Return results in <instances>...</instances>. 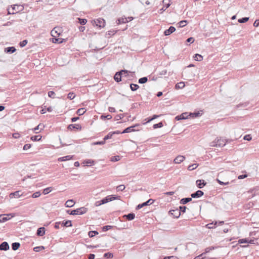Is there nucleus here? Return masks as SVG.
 <instances>
[{"mask_svg":"<svg viewBox=\"0 0 259 259\" xmlns=\"http://www.w3.org/2000/svg\"><path fill=\"white\" fill-rule=\"evenodd\" d=\"M120 200V196H115L113 195H108L103 199L98 201L96 202L95 205L97 206H100L101 204H105L107 202L111 201L114 200Z\"/></svg>","mask_w":259,"mask_h":259,"instance_id":"f257e3e1","label":"nucleus"},{"mask_svg":"<svg viewBox=\"0 0 259 259\" xmlns=\"http://www.w3.org/2000/svg\"><path fill=\"white\" fill-rule=\"evenodd\" d=\"M88 209L84 207H81L79 208L73 210L69 213V210L67 212L71 215L83 214L87 212Z\"/></svg>","mask_w":259,"mask_h":259,"instance_id":"f03ea898","label":"nucleus"},{"mask_svg":"<svg viewBox=\"0 0 259 259\" xmlns=\"http://www.w3.org/2000/svg\"><path fill=\"white\" fill-rule=\"evenodd\" d=\"M93 24H95L96 26H98L100 28H103L105 26V20L101 18H99L97 19H95L93 21Z\"/></svg>","mask_w":259,"mask_h":259,"instance_id":"7ed1b4c3","label":"nucleus"},{"mask_svg":"<svg viewBox=\"0 0 259 259\" xmlns=\"http://www.w3.org/2000/svg\"><path fill=\"white\" fill-rule=\"evenodd\" d=\"M154 202V200H153L152 199H149L147 201H146L143 203L138 204L136 207V209H140L144 206L150 205L152 204Z\"/></svg>","mask_w":259,"mask_h":259,"instance_id":"20e7f679","label":"nucleus"},{"mask_svg":"<svg viewBox=\"0 0 259 259\" xmlns=\"http://www.w3.org/2000/svg\"><path fill=\"white\" fill-rule=\"evenodd\" d=\"M163 8L159 10V13L162 14L170 5V0H163Z\"/></svg>","mask_w":259,"mask_h":259,"instance_id":"39448f33","label":"nucleus"},{"mask_svg":"<svg viewBox=\"0 0 259 259\" xmlns=\"http://www.w3.org/2000/svg\"><path fill=\"white\" fill-rule=\"evenodd\" d=\"M122 72H124V73H126V72L124 71H123V70H121L120 71H118V72H117L114 76V80L117 82H120V81H121V78H122Z\"/></svg>","mask_w":259,"mask_h":259,"instance_id":"423d86ee","label":"nucleus"},{"mask_svg":"<svg viewBox=\"0 0 259 259\" xmlns=\"http://www.w3.org/2000/svg\"><path fill=\"white\" fill-rule=\"evenodd\" d=\"M169 213L176 218H178L180 216V211L179 209L171 210L169 211Z\"/></svg>","mask_w":259,"mask_h":259,"instance_id":"0eeeda50","label":"nucleus"},{"mask_svg":"<svg viewBox=\"0 0 259 259\" xmlns=\"http://www.w3.org/2000/svg\"><path fill=\"white\" fill-rule=\"evenodd\" d=\"M204 194V193L203 191L201 190H198L195 193H193L191 194V196L192 198H199L203 196Z\"/></svg>","mask_w":259,"mask_h":259,"instance_id":"6e6552de","label":"nucleus"},{"mask_svg":"<svg viewBox=\"0 0 259 259\" xmlns=\"http://www.w3.org/2000/svg\"><path fill=\"white\" fill-rule=\"evenodd\" d=\"M9 245L7 242H3L0 244V250H8L9 249Z\"/></svg>","mask_w":259,"mask_h":259,"instance_id":"1a4fd4ad","label":"nucleus"},{"mask_svg":"<svg viewBox=\"0 0 259 259\" xmlns=\"http://www.w3.org/2000/svg\"><path fill=\"white\" fill-rule=\"evenodd\" d=\"M139 124H136V125H134L133 126H130V127H128L127 128H126L125 129H124L122 132V133H131L132 132H134L135 131V130L134 129V127L137 126H139Z\"/></svg>","mask_w":259,"mask_h":259,"instance_id":"9d476101","label":"nucleus"},{"mask_svg":"<svg viewBox=\"0 0 259 259\" xmlns=\"http://www.w3.org/2000/svg\"><path fill=\"white\" fill-rule=\"evenodd\" d=\"M197 186L200 188H202L204 186L206 185V183L204 182L203 180H198L196 182Z\"/></svg>","mask_w":259,"mask_h":259,"instance_id":"9b49d317","label":"nucleus"},{"mask_svg":"<svg viewBox=\"0 0 259 259\" xmlns=\"http://www.w3.org/2000/svg\"><path fill=\"white\" fill-rule=\"evenodd\" d=\"M185 159V157L182 155H179L177 156L174 160L175 163H180Z\"/></svg>","mask_w":259,"mask_h":259,"instance_id":"f8f14e48","label":"nucleus"},{"mask_svg":"<svg viewBox=\"0 0 259 259\" xmlns=\"http://www.w3.org/2000/svg\"><path fill=\"white\" fill-rule=\"evenodd\" d=\"M176 30L175 27L174 26H170L168 29H166L164 31V35H169L171 34L172 32H175Z\"/></svg>","mask_w":259,"mask_h":259,"instance_id":"ddd939ff","label":"nucleus"},{"mask_svg":"<svg viewBox=\"0 0 259 259\" xmlns=\"http://www.w3.org/2000/svg\"><path fill=\"white\" fill-rule=\"evenodd\" d=\"M81 128V125L78 124H71L68 126V129L70 130L73 129L80 130Z\"/></svg>","mask_w":259,"mask_h":259,"instance_id":"4468645a","label":"nucleus"},{"mask_svg":"<svg viewBox=\"0 0 259 259\" xmlns=\"http://www.w3.org/2000/svg\"><path fill=\"white\" fill-rule=\"evenodd\" d=\"M22 195V194L20 191H15L13 193H11L10 194V198H18Z\"/></svg>","mask_w":259,"mask_h":259,"instance_id":"2eb2a0df","label":"nucleus"},{"mask_svg":"<svg viewBox=\"0 0 259 259\" xmlns=\"http://www.w3.org/2000/svg\"><path fill=\"white\" fill-rule=\"evenodd\" d=\"M45 234V228L44 227H40L37 230L36 234L39 236H42Z\"/></svg>","mask_w":259,"mask_h":259,"instance_id":"dca6fc26","label":"nucleus"},{"mask_svg":"<svg viewBox=\"0 0 259 259\" xmlns=\"http://www.w3.org/2000/svg\"><path fill=\"white\" fill-rule=\"evenodd\" d=\"M187 118H188L187 113L185 112V113H182L180 115L177 116L175 117V119L177 120H180L181 119H187Z\"/></svg>","mask_w":259,"mask_h":259,"instance_id":"f3484780","label":"nucleus"},{"mask_svg":"<svg viewBox=\"0 0 259 259\" xmlns=\"http://www.w3.org/2000/svg\"><path fill=\"white\" fill-rule=\"evenodd\" d=\"M74 204H75L74 201L73 199H70V200H68L65 202V205L66 207H71L74 205Z\"/></svg>","mask_w":259,"mask_h":259,"instance_id":"a211bd4d","label":"nucleus"},{"mask_svg":"<svg viewBox=\"0 0 259 259\" xmlns=\"http://www.w3.org/2000/svg\"><path fill=\"white\" fill-rule=\"evenodd\" d=\"M57 29L58 28L55 27L52 31H51V35L54 37H57V36H59L60 35V32H58Z\"/></svg>","mask_w":259,"mask_h":259,"instance_id":"6ab92c4d","label":"nucleus"},{"mask_svg":"<svg viewBox=\"0 0 259 259\" xmlns=\"http://www.w3.org/2000/svg\"><path fill=\"white\" fill-rule=\"evenodd\" d=\"M123 217L126 218L129 221H132L134 219L135 217V214L134 213L132 212L127 214L124 215Z\"/></svg>","mask_w":259,"mask_h":259,"instance_id":"aec40b11","label":"nucleus"},{"mask_svg":"<svg viewBox=\"0 0 259 259\" xmlns=\"http://www.w3.org/2000/svg\"><path fill=\"white\" fill-rule=\"evenodd\" d=\"M192 200V197L191 198H190V197L184 198H182L180 200V202L182 204H185L187 203L188 202L191 201Z\"/></svg>","mask_w":259,"mask_h":259,"instance_id":"412c9836","label":"nucleus"},{"mask_svg":"<svg viewBox=\"0 0 259 259\" xmlns=\"http://www.w3.org/2000/svg\"><path fill=\"white\" fill-rule=\"evenodd\" d=\"M116 22L117 24H120L121 23H126L128 22V20L125 17H121L118 19Z\"/></svg>","mask_w":259,"mask_h":259,"instance_id":"4be33fe9","label":"nucleus"},{"mask_svg":"<svg viewBox=\"0 0 259 259\" xmlns=\"http://www.w3.org/2000/svg\"><path fill=\"white\" fill-rule=\"evenodd\" d=\"M72 157L73 156L71 155H67V156H64L62 157H60L58 158V161H64L69 160H70L71 159H72Z\"/></svg>","mask_w":259,"mask_h":259,"instance_id":"5701e85b","label":"nucleus"},{"mask_svg":"<svg viewBox=\"0 0 259 259\" xmlns=\"http://www.w3.org/2000/svg\"><path fill=\"white\" fill-rule=\"evenodd\" d=\"M217 143H218V147H223L226 145V142L221 138L217 139Z\"/></svg>","mask_w":259,"mask_h":259,"instance_id":"b1692460","label":"nucleus"},{"mask_svg":"<svg viewBox=\"0 0 259 259\" xmlns=\"http://www.w3.org/2000/svg\"><path fill=\"white\" fill-rule=\"evenodd\" d=\"M61 225L63 227H71L72 223H71V221L68 220L64 222H63L61 223Z\"/></svg>","mask_w":259,"mask_h":259,"instance_id":"393cba45","label":"nucleus"},{"mask_svg":"<svg viewBox=\"0 0 259 259\" xmlns=\"http://www.w3.org/2000/svg\"><path fill=\"white\" fill-rule=\"evenodd\" d=\"M16 51V49L14 47H10L5 49V52L7 53H13Z\"/></svg>","mask_w":259,"mask_h":259,"instance_id":"a878e982","label":"nucleus"},{"mask_svg":"<svg viewBox=\"0 0 259 259\" xmlns=\"http://www.w3.org/2000/svg\"><path fill=\"white\" fill-rule=\"evenodd\" d=\"M218 222L215 221L214 223L212 222L209 223L206 225V227L208 229H213L216 227Z\"/></svg>","mask_w":259,"mask_h":259,"instance_id":"bb28decb","label":"nucleus"},{"mask_svg":"<svg viewBox=\"0 0 259 259\" xmlns=\"http://www.w3.org/2000/svg\"><path fill=\"white\" fill-rule=\"evenodd\" d=\"M45 126L43 125V124H39L37 126H36L35 127H34L33 130V131L36 133V134H37L39 132H37V131L39 130V129H40V130H42L43 128H44Z\"/></svg>","mask_w":259,"mask_h":259,"instance_id":"cd10ccee","label":"nucleus"},{"mask_svg":"<svg viewBox=\"0 0 259 259\" xmlns=\"http://www.w3.org/2000/svg\"><path fill=\"white\" fill-rule=\"evenodd\" d=\"M20 246V244L18 242H14L12 244V248L13 250H17Z\"/></svg>","mask_w":259,"mask_h":259,"instance_id":"c85d7f7f","label":"nucleus"},{"mask_svg":"<svg viewBox=\"0 0 259 259\" xmlns=\"http://www.w3.org/2000/svg\"><path fill=\"white\" fill-rule=\"evenodd\" d=\"M187 23V20H182L179 22L178 23H177V25H178V27L181 28L186 26Z\"/></svg>","mask_w":259,"mask_h":259,"instance_id":"c756f323","label":"nucleus"},{"mask_svg":"<svg viewBox=\"0 0 259 259\" xmlns=\"http://www.w3.org/2000/svg\"><path fill=\"white\" fill-rule=\"evenodd\" d=\"M185 87L184 82H180L179 83H178L175 85V89L177 90L183 89Z\"/></svg>","mask_w":259,"mask_h":259,"instance_id":"7c9ffc66","label":"nucleus"},{"mask_svg":"<svg viewBox=\"0 0 259 259\" xmlns=\"http://www.w3.org/2000/svg\"><path fill=\"white\" fill-rule=\"evenodd\" d=\"M130 88L132 91H136L139 88V86L137 84L131 83Z\"/></svg>","mask_w":259,"mask_h":259,"instance_id":"2f4dec72","label":"nucleus"},{"mask_svg":"<svg viewBox=\"0 0 259 259\" xmlns=\"http://www.w3.org/2000/svg\"><path fill=\"white\" fill-rule=\"evenodd\" d=\"M87 110L84 108H81L77 110L76 113L79 115H82Z\"/></svg>","mask_w":259,"mask_h":259,"instance_id":"473e14b6","label":"nucleus"},{"mask_svg":"<svg viewBox=\"0 0 259 259\" xmlns=\"http://www.w3.org/2000/svg\"><path fill=\"white\" fill-rule=\"evenodd\" d=\"M194 60L197 61H201L203 59V57L198 54H196L194 57Z\"/></svg>","mask_w":259,"mask_h":259,"instance_id":"72a5a7b5","label":"nucleus"},{"mask_svg":"<svg viewBox=\"0 0 259 259\" xmlns=\"http://www.w3.org/2000/svg\"><path fill=\"white\" fill-rule=\"evenodd\" d=\"M198 164L197 163H194V164H191V165H189V166L188 167V169L190 171L194 170V169H196L198 167Z\"/></svg>","mask_w":259,"mask_h":259,"instance_id":"f704fd0d","label":"nucleus"},{"mask_svg":"<svg viewBox=\"0 0 259 259\" xmlns=\"http://www.w3.org/2000/svg\"><path fill=\"white\" fill-rule=\"evenodd\" d=\"M98 234L99 233L97 231H90L88 233V235L90 238H92L96 235H98Z\"/></svg>","mask_w":259,"mask_h":259,"instance_id":"c9c22d12","label":"nucleus"},{"mask_svg":"<svg viewBox=\"0 0 259 259\" xmlns=\"http://www.w3.org/2000/svg\"><path fill=\"white\" fill-rule=\"evenodd\" d=\"M41 136L40 135L34 136L31 137V140L33 141H38L41 140Z\"/></svg>","mask_w":259,"mask_h":259,"instance_id":"e433bc0d","label":"nucleus"},{"mask_svg":"<svg viewBox=\"0 0 259 259\" xmlns=\"http://www.w3.org/2000/svg\"><path fill=\"white\" fill-rule=\"evenodd\" d=\"M52 41L53 43L61 44L63 42V39L53 37V38H52Z\"/></svg>","mask_w":259,"mask_h":259,"instance_id":"4c0bfd02","label":"nucleus"},{"mask_svg":"<svg viewBox=\"0 0 259 259\" xmlns=\"http://www.w3.org/2000/svg\"><path fill=\"white\" fill-rule=\"evenodd\" d=\"M122 70L126 72V73H124V72L122 73V77H127L128 76V73H130L132 74V75H131L132 76H133V75H134V73H135L134 72H130L126 70Z\"/></svg>","mask_w":259,"mask_h":259,"instance_id":"58836bf2","label":"nucleus"},{"mask_svg":"<svg viewBox=\"0 0 259 259\" xmlns=\"http://www.w3.org/2000/svg\"><path fill=\"white\" fill-rule=\"evenodd\" d=\"M53 110L52 107H49L48 108L46 109L45 108L42 109L40 112L41 114H45L46 112V111H48L49 112H51Z\"/></svg>","mask_w":259,"mask_h":259,"instance_id":"ea45409f","label":"nucleus"},{"mask_svg":"<svg viewBox=\"0 0 259 259\" xmlns=\"http://www.w3.org/2000/svg\"><path fill=\"white\" fill-rule=\"evenodd\" d=\"M78 23L82 25H84L87 23V20L86 19L78 18Z\"/></svg>","mask_w":259,"mask_h":259,"instance_id":"a19ab883","label":"nucleus"},{"mask_svg":"<svg viewBox=\"0 0 259 259\" xmlns=\"http://www.w3.org/2000/svg\"><path fill=\"white\" fill-rule=\"evenodd\" d=\"M148 80V78L147 77H143L141 78H140L138 80V82L139 83H146Z\"/></svg>","mask_w":259,"mask_h":259,"instance_id":"79ce46f5","label":"nucleus"},{"mask_svg":"<svg viewBox=\"0 0 259 259\" xmlns=\"http://www.w3.org/2000/svg\"><path fill=\"white\" fill-rule=\"evenodd\" d=\"M120 159V156L119 155H116L112 156L111 158V160L113 162L118 161Z\"/></svg>","mask_w":259,"mask_h":259,"instance_id":"37998d69","label":"nucleus"},{"mask_svg":"<svg viewBox=\"0 0 259 259\" xmlns=\"http://www.w3.org/2000/svg\"><path fill=\"white\" fill-rule=\"evenodd\" d=\"M249 20V17H243L242 18L238 19V22L240 23H243L245 22H246Z\"/></svg>","mask_w":259,"mask_h":259,"instance_id":"c03bdc74","label":"nucleus"},{"mask_svg":"<svg viewBox=\"0 0 259 259\" xmlns=\"http://www.w3.org/2000/svg\"><path fill=\"white\" fill-rule=\"evenodd\" d=\"M94 161L91 159H87L84 161L83 163L85 164L86 165H92L94 164Z\"/></svg>","mask_w":259,"mask_h":259,"instance_id":"a18cd8bd","label":"nucleus"},{"mask_svg":"<svg viewBox=\"0 0 259 259\" xmlns=\"http://www.w3.org/2000/svg\"><path fill=\"white\" fill-rule=\"evenodd\" d=\"M19 7V6L14 5L12 8L13 12H12V14H14V13H17L18 11H19L20 10L18 9Z\"/></svg>","mask_w":259,"mask_h":259,"instance_id":"49530a36","label":"nucleus"},{"mask_svg":"<svg viewBox=\"0 0 259 259\" xmlns=\"http://www.w3.org/2000/svg\"><path fill=\"white\" fill-rule=\"evenodd\" d=\"M163 123L162 122H160L158 123L155 124L153 125V127L154 129L157 128H160L163 126Z\"/></svg>","mask_w":259,"mask_h":259,"instance_id":"de8ad7c7","label":"nucleus"},{"mask_svg":"<svg viewBox=\"0 0 259 259\" xmlns=\"http://www.w3.org/2000/svg\"><path fill=\"white\" fill-rule=\"evenodd\" d=\"M75 97V95L74 93L70 92L68 94L67 98L70 100L73 99Z\"/></svg>","mask_w":259,"mask_h":259,"instance_id":"09e8293b","label":"nucleus"},{"mask_svg":"<svg viewBox=\"0 0 259 259\" xmlns=\"http://www.w3.org/2000/svg\"><path fill=\"white\" fill-rule=\"evenodd\" d=\"M44 249H45V247L43 246H39L35 247L33 248V250L35 252H38L40 250Z\"/></svg>","mask_w":259,"mask_h":259,"instance_id":"8fccbe9b","label":"nucleus"},{"mask_svg":"<svg viewBox=\"0 0 259 259\" xmlns=\"http://www.w3.org/2000/svg\"><path fill=\"white\" fill-rule=\"evenodd\" d=\"M51 190H52V188L48 187V188L45 189L43 190L42 193L46 195V194H48V193H49L51 191Z\"/></svg>","mask_w":259,"mask_h":259,"instance_id":"3c124183","label":"nucleus"},{"mask_svg":"<svg viewBox=\"0 0 259 259\" xmlns=\"http://www.w3.org/2000/svg\"><path fill=\"white\" fill-rule=\"evenodd\" d=\"M125 187L123 185H120L117 187L116 189L118 191H122L125 189Z\"/></svg>","mask_w":259,"mask_h":259,"instance_id":"603ef678","label":"nucleus"},{"mask_svg":"<svg viewBox=\"0 0 259 259\" xmlns=\"http://www.w3.org/2000/svg\"><path fill=\"white\" fill-rule=\"evenodd\" d=\"M114 135V133H112V132H110L107 136H106L103 140L105 141L106 140L111 139L112 136Z\"/></svg>","mask_w":259,"mask_h":259,"instance_id":"864d4df0","label":"nucleus"},{"mask_svg":"<svg viewBox=\"0 0 259 259\" xmlns=\"http://www.w3.org/2000/svg\"><path fill=\"white\" fill-rule=\"evenodd\" d=\"M101 118L102 119H110L112 118V116L110 114H108L107 115H102L101 116Z\"/></svg>","mask_w":259,"mask_h":259,"instance_id":"5fc2aeb1","label":"nucleus"},{"mask_svg":"<svg viewBox=\"0 0 259 259\" xmlns=\"http://www.w3.org/2000/svg\"><path fill=\"white\" fill-rule=\"evenodd\" d=\"M186 209H187L186 206H180L179 207V211H180V213H181V212H183V213L185 212Z\"/></svg>","mask_w":259,"mask_h":259,"instance_id":"6e6d98bb","label":"nucleus"},{"mask_svg":"<svg viewBox=\"0 0 259 259\" xmlns=\"http://www.w3.org/2000/svg\"><path fill=\"white\" fill-rule=\"evenodd\" d=\"M27 42H28L27 40L26 39H25V40H24L21 41L19 44V45L21 48H23L26 45Z\"/></svg>","mask_w":259,"mask_h":259,"instance_id":"4d7b16f0","label":"nucleus"},{"mask_svg":"<svg viewBox=\"0 0 259 259\" xmlns=\"http://www.w3.org/2000/svg\"><path fill=\"white\" fill-rule=\"evenodd\" d=\"M40 195V192L39 191H37V192H36L34 193L32 195V197L33 198H36L38 197Z\"/></svg>","mask_w":259,"mask_h":259,"instance_id":"13d9d810","label":"nucleus"},{"mask_svg":"<svg viewBox=\"0 0 259 259\" xmlns=\"http://www.w3.org/2000/svg\"><path fill=\"white\" fill-rule=\"evenodd\" d=\"M55 93L53 91H49L48 92V96L53 99L55 98Z\"/></svg>","mask_w":259,"mask_h":259,"instance_id":"bf43d9fd","label":"nucleus"},{"mask_svg":"<svg viewBox=\"0 0 259 259\" xmlns=\"http://www.w3.org/2000/svg\"><path fill=\"white\" fill-rule=\"evenodd\" d=\"M111 228H112L111 226H109V225L104 226L103 227L102 230L103 231H107L108 230L110 229Z\"/></svg>","mask_w":259,"mask_h":259,"instance_id":"052dcab7","label":"nucleus"},{"mask_svg":"<svg viewBox=\"0 0 259 259\" xmlns=\"http://www.w3.org/2000/svg\"><path fill=\"white\" fill-rule=\"evenodd\" d=\"M248 104L247 103L239 104L236 106V107L237 108H241V107H246L247 106Z\"/></svg>","mask_w":259,"mask_h":259,"instance_id":"680f3d73","label":"nucleus"},{"mask_svg":"<svg viewBox=\"0 0 259 259\" xmlns=\"http://www.w3.org/2000/svg\"><path fill=\"white\" fill-rule=\"evenodd\" d=\"M243 139L245 140L249 141L251 140L252 137L250 135H246L244 137Z\"/></svg>","mask_w":259,"mask_h":259,"instance_id":"e2e57ef3","label":"nucleus"},{"mask_svg":"<svg viewBox=\"0 0 259 259\" xmlns=\"http://www.w3.org/2000/svg\"><path fill=\"white\" fill-rule=\"evenodd\" d=\"M217 140H215L211 142L210 143V146H212V147H218V143H217Z\"/></svg>","mask_w":259,"mask_h":259,"instance_id":"0e129e2a","label":"nucleus"},{"mask_svg":"<svg viewBox=\"0 0 259 259\" xmlns=\"http://www.w3.org/2000/svg\"><path fill=\"white\" fill-rule=\"evenodd\" d=\"M30 147H31L30 144H26L24 145L23 149L24 150H27L29 149Z\"/></svg>","mask_w":259,"mask_h":259,"instance_id":"69168bd1","label":"nucleus"},{"mask_svg":"<svg viewBox=\"0 0 259 259\" xmlns=\"http://www.w3.org/2000/svg\"><path fill=\"white\" fill-rule=\"evenodd\" d=\"M194 40H195L194 38L192 37H191L188 38L186 41L187 42L192 43L194 41Z\"/></svg>","mask_w":259,"mask_h":259,"instance_id":"338daca9","label":"nucleus"},{"mask_svg":"<svg viewBox=\"0 0 259 259\" xmlns=\"http://www.w3.org/2000/svg\"><path fill=\"white\" fill-rule=\"evenodd\" d=\"M163 259H178L177 257L175 256H165Z\"/></svg>","mask_w":259,"mask_h":259,"instance_id":"774afa93","label":"nucleus"}]
</instances>
